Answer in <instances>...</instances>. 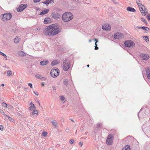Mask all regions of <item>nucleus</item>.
<instances>
[{"mask_svg": "<svg viewBox=\"0 0 150 150\" xmlns=\"http://www.w3.org/2000/svg\"><path fill=\"white\" fill-rule=\"evenodd\" d=\"M52 88H53V89L54 90H56V87L54 86H52Z\"/></svg>", "mask_w": 150, "mask_h": 150, "instance_id": "nucleus-47", "label": "nucleus"}, {"mask_svg": "<svg viewBox=\"0 0 150 150\" xmlns=\"http://www.w3.org/2000/svg\"><path fill=\"white\" fill-rule=\"evenodd\" d=\"M141 20L142 21L146 23V24L147 23V21L144 18H141Z\"/></svg>", "mask_w": 150, "mask_h": 150, "instance_id": "nucleus-31", "label": "nucleus"}, {"mask_svg": "<svg viewBox=\"0 0 150 150\" xmlns=\"http://www.w3.org/2000/svg\"><path fill=\"white\" fill-rule=\"evenodd\" d=\"M113 2L115 4H118V3L115 0H114L113 1Z\"/></svg>", "mask_w": 150, "mask_h": 150, "instance_id": "nucleus-49", "label": "nucleus"}, {"mask_svg": "<svg viewBox=\"0 0 150 150\" xmlns=\"http://www.w3.org/2000/svg\"><path fill=\"white\" fill-rule=\"evenodd\" d=\"M35 77L39 79H42V77L39 74H36L35 75Z\"/></svg>", "mask_w": 150, "mask_h": 150, "instance_id": "nucleus-30", "label": "nucleus"}, {"mask_svg": "<svg viewBox=\"0 0 150 150\" xmlns=\"http://www.w3.org/2000/svg\"><path fill=\"white\" fill-rule=\"evenodd\" d=\"M111 26L108 24H104L102 26V28L105 30H108L111 29Z\"/></svg>", "mask_w": 150, "mask_h": 150, "instance_id": "nucleus-13", "label": "nucleus"}, {"mask_svg": "<svg viewBox=\"0 0 150 150\" xmlns=\"http://www.w3.org/2000/svg\"><path fill=\"white\" fill-rule=\"evenodd\" d=\"M113 137L111 134H109L107 137L106 142L107 144L109 145L112 144Z\"/></svg>", "mask_w": 150, "mask_h": 150, "instance_id": "nucleus-8", "label": "nucleus"}, {"mask_svg": "<svg viewBox=\"0 0 150 150\" xmlns=\"http://www.w3.org/2000/svg\"><path fill=\"white\" fill-rule=\"evenodd\" d=\"M52 124L55 127H57V122L55 120H52L51 121Z\"/></svg>", "mask_w": 150, "mask_h": 150, "instance_id": "nucleus-19", "label": "nucleus"}, {"mask_svg": "<svg viewBox=\"0 0 150 150\" xmlns=\"http://www.w3.org/2000/svg\"><path fill=\"white\" fill-rule=\"evenodd\" d=\"M58 64V62L57 61H54L52 62L51 64L52 66L57 64Z\"/></svg>", "mask_w": 150, "mask_h": 150, "instance_id": "nucleus-24", "label": "nucleus"}, {"mask_svg": "<svg viewBox=\"0 0 150 150\" xmlns=\"http://www.w3.org/2000/svg\"><path fill=\"white\" fill-rule=\"evenodd\" d=\"M28 86L31 88H33L32 84L30 83H28Z\"/></svg>", "mask_w": 150, "mask_h": 150, "instance_id": "nucleus-42", "label": "nucleus"}, {"mask_svg": "<svg viewBox=\"0 0 150 150\" xmlns=\"http://www.w3.org/2000/svg\"><path fill=\"white\" fill-rule=\"evenodd\" d=\"M51 1H53L52 0H47L43 2L42 3L44 4H46L47 5H48L50 3H51Z\"/></svg>", "mask_w": 150, "mask_h": 150, "instance_id": "nucleus-21", "label": "nucleus"}, {"mask_svg": "<svg viewBox=\"0 0 150 150\" xmlns=\"http://www.w3.org/2000/svg\"><path fill=\"white\" fill-rule=\"evenodd\" d=\"M125 45L126 47H132L134 46L135 44L132 40H128L125 42Z\"/></svg>", "mask_w": 150, "mask_h": 150, "instance_id": "nucleus-6", "label": "nucleus"}, {"mask_svg": "<svg viewBox=\"0 0 150 150\" xmlns=\"http://www.w3.org/2000/svg\"><path fill=\"white\" fill-rule=\"evenodd\" d=\"M65 131H66V132L68 133V132H69V129L68 128H67L66 129Z\"/></svg>", "mask_w": 150, "mask_h": 150, "instance_id": "nucleus-45", "label": "nucleus"}, {"mask_svg": "<svg viewBox=\"0 0 150 150\" xmlns=\"http://www.w3.org/2000/svg\"><path fill=\"white\" fill-rule=\"evenodd\" d=\"M4 127L2 125H0V130L1 131H3V130Z\"/></svg>", "mask_w": 150, "mask_h": 150, "instance_id": "nucleus-43", "label": "nucleus"}, {"mask_svg": "<svg viewBox=\"0 0 150 150\" xmlns=\"http://www.w3.org/2000/svg\"><path fill=\"white\" fill-rule=\"evenodd\" d=\"M27 7V4H21L17 8V10L18 12H21L25 9Z\"/></svg>", "mask_w": 150, "mask_h": 150, "instance_id": "nucleus-9", "label": "nucleus"}, {"mask_svg": "<svg viewBox=\"0 0 150 150\" xmlns=\"http://www.w3.org/2000/svg\"><path fill=\"white\" fill-rule=\"evenodd\" d=\"M94 40L96 41V42L95 43H97V42L98 41V40L96 39H95Z\"/></svg>", "mask_w": 150, "mask_h": 150, "instance_id": "nucleus-52", "label": "nucleus"}, {"mask_svg": "<svg viewBox=\"0 0 150 150\" xmlns=\"http://www.w3.org/2000/svg\"><path fill=\"white\" fill-rule=\"evenodd\" d=\"M51 22V19L48 18H46L44 20V23L45 24L50 23Z\"/></svg>", "mask_w": 150, "mask_h": 150, "instance_id": "nucleus-18", "label": "nucleus"}, {"mask_svg": "<svg viewBox=\"0 0 150 150\" xmlns=\"http://www.w3.org/2000/svg\"><path fill=\"white\" fill-rule=\"evenodd\" d=\"M137 5H138V6H139H139H142L143 5H142V4H141V3H138V4H137Z\"/></svg>", "mask_w": 150, "mask_h": 150, "instance_id": "nucleus-46", "label": "nucleus"}, {"mask_svg": "<svg viewBox=\"0 0 150 150\" xmlns=\"http://www.w3.org/2000/svg\"><path fill=\"white\" fill-rule=\"evenodd\" d=\"M141 28L144 30H146V31H148L149 30V29L148 27L144 26L142 27Z\"/></svg>", "mask_w": 150, "mask_h": 150, "instance_id": "nucleus-26", "label": "nucleus"}, {"mask_svg": "<svg viewBox=\"0 0 150 150\" xmlns=\"http://www.w3.org/2000/svg\"><path fill=\"white\" fill-rule=\"evenodd\" d=\"M79 145L81 146H82V145L83 144V143L82 142H80L79 143Z\"/></svg>", "mask_w": 150, "mask_h": 150, "instance_id": "nucleus-50", "label": "nucleus"}, {"mask_svg": "<svg viewBox=\"0 0 150 150\" xmlns=\"http://www.w3.org/2000/svg\"><path fill=\"white\" fill-rule=\"evenodd\" d=\"M0 54L2 55V56H3L4 57H6V55L5 54H4V53H3L2 52H1L0 51Z\"/></svg>", "mask_w": 150, "mask_h": 150, "instance_id": "nucleus-35", "label": "nucleus"}, {"mask_svg": "<svg viewBox=\"0 0 150 150\" xmlns=\"http://www.w3.org/2000/svg\"><path fill=\"white\" fill-rule=\"evenodd\" d=\"M102 125V124L100 123H99L97 124L94 126L95 128L96 129H98L100 126Z\"/></svg>", "mask_w": 150, "mask_h": 150, "instance_id": "nucleus-23", "label": "nucleus"}, {"mask_svg": "<svg viewBox=\"0 0 150 150\" xmlns=\"http://www.w3.org/2000/svg\"><path fill=\"white\" fill-rule=\"evenodd\" d=\"M2 104V106L4 107H6L7 106V104L4 103V102H3Z\"/></svg>", "mask_w": 150, "mask_h": 150, "instance_id": "nucleus-36", "label": "nucleus"}, {"mask_svg": "<svg viewBox=\"0 0 150 150\" xmlns=\"http://www.w3.org/2000/svg\"><path fill=\"white\" fill-rule=\"evenodd\" d=\"M60 98L62 101H63L65 100V98L63 96H60Z\"/></svg>", "mask_w": 150, "mask_h": 150, "instance_id": "nucleus-37", "label": "nucleus"}, {"mask_svg": "<svg viewBox=\"0 0 150 150\" xmlns=\"http://www.w3.org/2000/svg\"><path fill=\"white\" fill-rule=\"evenodd\" d=\"M20 40V38L18 37H16V38L14 39V41L15 43H18Z\"/></svg>", "mask_w": 150, "mask_h": 150, "instance_id": "nucleus-22", "label": "nucleus"}, {"mask_svg": "<svg viewBox=\"0 0 150 150\" xmlns=\"http://www.w3.org/2000/svg\"><path fill=\"white\" fill-rule=\"evenodd\" d=\"M127 11L130 12H135L136 11V10L134 8L130 7H128L127 8Z\"/></svg>", "mask_w": 150, "mask_h": 150, "instance_id": "nucleus-16", "label": "nucleus"}, {"mask_svg": "<svg viewBox=\"0 0 150 150\" xmlns=\"http://www.w3.org/2000/svg\"><path fill=\"white\" fill-rule=\"evenodd\" d=\"M144 38L146 42H148L149 41V38L148 36H144Z\"/></svg>", "mask_w": 150, "mask_h": 150, "instance_id": "nucleus-33", "label": "nucleus"}, {"mask_svg": "<svg viewBox=\"0 0 150 150\" xmlns=\"http://www.w3.org/2000/svg\"><path fill=\"white\" fill-rule=\"evenodd\" d=\"M87 134V132H86L85 133V135H86Z\"/></svg>", "mask_w": 150, "mask_h": 150, "instance_id": "nucleus-61", "label": "nucleus"}, {"mask_svg": "<svg viewBox=\"0 0 150 150\" xmlns=\"http://www.w3.org/2000/svg\"><path fill=\"white\" fill-rule=\"evenodd\" d=\"M41 0H34V2L35 3H38Z\"/></svg>", "mask_w": 150, "mask_h": 150, "instance_id": "nucleus-44", "label": "nucleus"}, {"mask_svg": "<svg viewBox=\"0 0 150 150\" xmlns=\"http://www.w3.org/2000/svg\"><path fill=\"white\" fill-rule=\"evenodd\" d=\"M95 50H98V47H97V43H95Z\"/></svg>", "mask_w": 150, "mask_h": 150, "instance_id": "nucleus-38", "label": "nucleus"}, {"mask_svg": "<svg viewBox=\"0 0 150 150\" xmlns=\"http://www.w3.org/2000/svg\"><path fill=\"white\" fill-rule=\"evenodd\" d=\"M33 92L36 95L38 96L39 95L38 93L37 92H36L35 91H33Z\"/></svg>", "mask_w": 150, "mask_h": 150, "instance_id": "nucleus-48", "label": "nucleus"}, {"mask_svg": "<svg viewBox=\"0 0 150 150\" xmlns=\"http://www.w3.org/2000/svg\"><path fill=\"white\" fill-rule=\"evenodd\" d=\"M87 66L88 67H89V64H88L87 65Z\"/></svg>", "mask_w": 150, "mask_h": 150, "instance_id": "nucleus-62", "label": "nucleus"}, {"mask_svg": "<svg viewBox=\"0 0 150 150\" xmlns=\"http://www.w3.org/2000/svg\"><path fill=\"white\" fill-rule=\"evenodd\" d=\"M49 11L48 9H46L45 10H42V12L40 13V15L42 16L47 13Z\"/></svg>", "mask_w": 150, "mask_h": 150, "instance_id": "nucleus-14", "label": "nucleus"}, {"mask_svg": "<svg viewBox=\"0 0 150 150\" xmlns=\"http://www.w3.org/2000/svg\"><path fill=\"white\" fill-rule=\"evenodd\" d=\"M6 115V116L8 117V119H9V120L10 121H11L13 122V120L12 118L11 117H8L7 115Z\"/></svg>", "mask_w": 150, "mask_h": 150, "instance_id": "nucleus-41", "label": "nucleus"}, {"mask_svg": "<svg viewBox=\"0 0 150 150\" xmlns=\"http://www.w3.org/2000/svg\"><path fill=\"white\" fill-rule=\"evenodd\" d=\"M61 30L62 29L57 24H54L46 26L43 30V32L47 35L53 36L58 34Z\"/></svg>", "mask_w": 150, "mask_h": 150, "instance_id": "nucleus-1", "label": "nucleus"}, {"mask_svg": "<svg viewBox=\"0 0 150 150\" xmlns=\"http://www.w3.org/2000/svg\"><path fill=\"white\" fill-rule=\"evenodd\" d=\"M140 56L144 60H147L149 57V55L147 54L141 53Z\"/></svg>", "mask_w": 150, "mask_h": 150, "instance_id": "nucleus-11", "label": "nucleus"}, {"mask_svg": "<svg viewBox=\"0 0 150 150\" xmlns=\"http://www.w3.org/2000/svg\"><path fill=\"white\" fill-rule=\"evenodd\" d=\"M145 70L146 74L150 73V68L148 67L147 68H145Z\"/></svg>", "mask_w": 150, "mask_h": 150, "instance_id": "nucleus-27", "label": "nucleus"}, {"mask_svg": "<svg viewBox=\"0 0 150 150\" xmlns=\"http://www.w3.org/2000/svg\"><path fill=\"white\" fill-rule=\"evenodd\" d=\"M140 3V1L139 0H137L136 3H137V4H138V3Z\"/></svg>", "mask_w": 150, "mask_h": 150, "instance_id": "nucleus-53", "label": "nucleus"}, {"mask_svg": "<svg viewBox=\"0 0 150 150\" xmlns=\"http://www.w3.org/2000/svg\"><path fill=\"white\" fill-rule=\"evenodd\" d=\"M49 62V61L48 60L45 61L43 60L40 62V64L42 66H45Z\"/></svg>", "mask_w": 150, "mask_h": 150, "instance_id": "nucleus-17", "label": "nucleus"}, {"mask_svg": "<svg viewBox=\"0 0 150 150\" xmlns=\"http://www.w3.org/2000/svg\"><path fill=\"white\" fill-rule=\"evenodd\" d=\"M19 54L21 56H25V54L22 51H21L19 52Z\"/></svg>", "mask_w": 150, "mask_h": 150, "instance_id": "nucleus-28", "label": "nucleus"}, {"mask_svg": "<svg viewBox=\"0 0 150 150\" xmlns=\"http://www.w3.org/2000/svg\"><path fill=\"white\" fill-rule=\"evenodd\" d=\"M7 75L8 76H9L11 75V72L10 70H8L7 72Z\"/></svg>", "mask_w": 150, "mask_h": 150, "instance_id": "nucleus-29", "label": "nucleus"}, {"mask_svg": "<svg viewBox=\"0 0 150 150\" xmlns=\"http://www.w3.org/2000/svg\"><path fill=\"white\" fill-rule=\"evenodd\" d=\"M140 11L143 15L145 16L146 13L145 12V7L144 5H142V6H139V7Z\"/></svg>", "mask_w": 150, "mask_h": 150, "instance_id": "nucleus-12", "label": "nucleus"}, {"mask_svg": "<svg viewBox=\"0 0 150 150\" xmlns=\"http://www.w3.org/2000/svg\"><path fill=\"white\" fill-rule=\"evenodd\" d=\"M142 27H138V28L139 29H140V28H141Z\"/></svg>", "mask_w": 150, "mask_h": 150, "instance_id": "nucleus-60", "label": "nucleus"}, {"mask_svg": "<svg viewBox=\"0 0 150 150\" xmlns=\"http://www.w3.org/2000/svg\"><path fill=\"white\" fill-rule=\"evenodd\" d=\"M70 120H71V121L72 122H74V120H73L72 119H70Z\"/></svg>", "mask_w": 150, "mask_h": 150, "instance_id": "nucleus-55", "label": "nucleus"}, {"mask_svg": "<svg viewBox=\"0 0 150 150\" xmlns=\"http://www.w3.org/2000/svg\"><path fill=\"white\" fill-rule=\"evenodd\" d=\"M4 86V83H2L1 84V86Z\"/></svg>", "mask_w": 150, "mask_h": 150, "instance_id": "nucleus-57", "label": "nucleus"}, {"mask_svg": "<svg viewBox=\"0 0 150 150\" xmlns=\"http://www.w3.org/2000/svg\"><path fill=\"white\" fill-rule=\"evenodd\" d=\"M147 74V77L148 79H150V73H149Z\"/></svg>", "mask_w": 150, "mask_h": 150, "instance_id": "nucleus-40", "label": "nucleus"}, {"mask_svg": "<svg viewBox=\"0 0 150 150\" xmlns=\"http://www.w3.org/2000/svg\"><path fill=\"white\" fill-rule=\"evenodd\" d=\"M70 67V61L69 60H65L63 63V68L64 71H67Z\"/></svg>", "mask_w": 150, "mask_h": 150, "instance_id": "nucleus-3", "label": "nucleus"}, {"mask_svg": "<svg viewBox=\"0 0 150 150\" xmlns=\"http://www.w3.org/2000/svg\"><path fill=\"white\" fill-rule=\"evenodd\" d=\"M59 73V70L58 69H52L50 71L51 76L53 78L58 76Z\"/></svg>", "mask_w": 150, "mask_h": 150, "instance_id": "nucleus-4", "label": "nucleus"}, {"mask_svg": "<svg viewBox=\"0 0 150 150\" xmlns=\"http://www.w3.org/2000/svg\"><path fill=\"white\" fill-rule=\"evenodd\" d=\"M12 17V15L10 13H5L2 17V20L4 21H6L10 20Z\"/></svg>", "mask_w": 150, "mask_h": 150, "instance_id": "nucleus-5", "label": "nucleus"}, {"mask_svg": "<svg viewBox=\"0 0 150 150\" xmlns=\"http://www.w3.org/2000/svg\"><path fill=\"white\" fill-rule=\"evenodd\" d=\"M68 80L67 79H65L64 81V83L66 86H67L68 84Z\"/></svg>", "mask_w": 150, "mask_h": 150, "instance_id": "nucleus-25", "label": "nucleus"}, {"mask_svg": "<svg viewBox=\"0 0 150 150\" xmlns=\"http://www.w3.org/2000/svg\"><path fill=\"white\" fill-rule=\"evenodd\" d=\"M47 133L45 132H43L42 133V135L45 137L47 136Z\"/></svg>", "mask_w": 150, "mask_h": 150, "instance_id": "nucleus-34", "label": "nucleus"}, {"mask_svg": "<svg viewBox=\"0 0 150 150\" xmlns=\"http://www.w3.org/2000/svg\"><path fill=\"white\" fill-rule=\"evenodd\" d=\"M37 102H38V103L39 104V105L40 106V103L39 101H37Z\"/></svg>", "mask_w": 150, "mask_h": 150, "instance_id": "nucleus-59", "label": "nucleus"}, {"mask_svg": "<svg viewBox=\"0 0 150 150\" xmlns=\"http://www.w3.org/2000/svg\"><path fill=\"white\" fill-rule=\"evenodd\" d=\"M38 111L37 110H33L32 112V114L33 115H34L35 114H38Z\"/></svg>", "mask_w": 150, "mask_h": 150, "instance_id": "nucleus-32", "label": "nucleus"}, {"mask_svg": "<svg viewBox=\"0 0 150 150\" xmlns=\"http://www.w3.org/2000/svg\"><path fill=\"white\" fill-rule=\"evenodd\" d=\"M74 142V140L72 139H71L69 141V143L70 144H72Z\"/></svg>", "mask_w": 150, "mask_h": 150, "instance_id": "nucleus-39", "label": "nucleus"}, {"mask_svg": "<svg viewBox=\"0 0 150 150\" xmlns=\"http://www.w3.org/2000/svg\"><path fill=\"white\" fill-rule=\"evenodd\" d=\"M148 17V19L150 21V14L148 16H147Z\"/></svg>", "mask_w": 150, "mask_h": 150, "instance_id": "nucleus-51", "label": "nucleus"}, {"mask_svg": "<svg viewBox=\"0 0 150 150\" xmlns=\"http://www.w3.org/2000/svg\"><path fill=\"white\" fill-rule=\"evenodd\" d=\"M42 86H44V84L43 83H42Z\"/></svg>", "mask_w": 150, "mask_h": 150, "instance_id": "nucleus-63", "label": "nucleus"}, {"mask_svg": "<svg viewBox=\"0 0 150 150\" xmlns=\"http://www.w3.org/2000/svg\"><path fill=\"white\" fill-rule=\"evenodd\" d=\"M73 14L70 12H66L62 15V20L64 22H68L72 20L73 18Z\"/></svg>", "mask_w": 150, "mask_h": 150, "instance_id": "nucleus-2", "label": "nucleus"}, {"mask_svg": "<svg viewBox=\"0 0 150 150\" xmlns=\"http://www.w3.org/2000/svg\"><path fill=\"white\" fill-rule=\"evenodd\" d=\"M0 112L1 113H3L4 112L3 110L1 109H0Z\"/></svg>", "mask_w": 150, "mask_h": 150, "instance_id": "nucleus-54", "label": "nucleus"}, {"mask_svg": "<svg viewBox=\"0 0 150 150\" xmlns=\"http://www.w3.org/2000/svg\"><path fill=\"white\" fill-rule=\"evenodd\" d=\"M122 150H130V146L129 145L125 146Z\"/></svg>", "mask_w": 150, "mask_h": 150, "instance_id": "nucleus-20", "label": "nucleus"}, {"mask_svg": "<svg viewBox=\"0 0 150 150\" xmlns=\"http://www.w3.org/2000/svg\"><path fill=\"white\" fill-rule=\"evenodd\" d=\"M91 41H92L91 40V39H90L89 40V41L90 42H91Z\"/></svg>", "mask_w": 150, "mask_h": 150, "instance_id": "nucleus-58", "label": "nucleus"}, {"mask_svg": "<svg viewBox=\"0 0 150 150\" xmlns=\"http://www.w3.org/2000/svg\"><path fill=\"white\" fill-rule=\"evenodd\" d=\"M124 38L123 35L120 33H116L114 35V38L116 39H121Z\"/></svg>", "mask_w": 150, "mask_h": 150, "instance_id": "nucleus-10", "label": "nucleus"}, {"mask_svg": "<svg viewBox=\"0 0 150 150\" xmlns=\"http://www.w3.org/2000/svg\"><path fill=\"white\" fill-rule=\"evenodd\" d=\"M37 30H40V28H38L36 29Z\"/></svg>", "mask_w": 150, "mask_h": 150, "instance_id": "nucleus-56", "label": "nucleus"}, {"mask_svg": "<svg viewBox=\"0 0 150 150\" xmlns=\"http://www.w3.org/2000/svg\"><path fill=\"white\" fill-rule=\"evenodd\" d=\"M30 106L29 108V110H32L33 109H35V106H34V104L32 103H30Z\"/></svg>", "mask_w": 150, "mask_h": 150, "instance_id": "nucleus-15", "label": "nucleus"}, {"mask_svg": "<svg viewBox=\"0 0 150 150\" xmlns=\"http://www.w3.org/2000/svg\"><path fill=\"white\" fill-rule=\"evenodd\" d=\"M51 16L53 18L56 20L60 18L61 17L60 14L59 13L55 11L53 12L51 14Z\"/></svg>", "mask_w": 150, "mask_h": 150, "instance_id": "nucleus-7", "label": "nucleus"}]
</instances>
